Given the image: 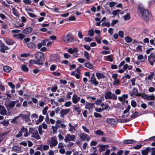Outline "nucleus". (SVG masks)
Wrapping results in <instances>:
<instances>
[{"instance_id":"obj_14","label":"nucleus","mask_w":155,"mask_h":155,"mask_svg":"<svg viewBox=\"0 0 155 155\" xmlns=\"http://www.w3.org/2000/svg\"><path fill=\"white\" fill-rule=\"evenodd\" d=\"M0 51L3 53L5 52L6 50L9 49L8 47L5 45L4 43L2 44L1 45H0Z\"/></svg>"},{"instance_id":"obj_52","label":"nucleus","mask_w":155,"mask_h":155,"mask_svg":"<svg viewBox=\"0 0 155 155\" xmlns=\"http://www.w3.org/2000/svg\"><path fill=\"white\" fill-rule=\"evenodd\" d=\"M23 2L26 5H30L31 4V0H23Z\"/></svg>"},{"instance_id":"obj_15","label":"nucleus","mask_w":155,"mask_h":155,"mask_svg":"<svg viewBox=\"0 0 155 155\" xmlns=\"http://www.w3.org/2000/svg\"><path fill=\"white\" fill-rule=\"evenodd\" d=\"M8 114V111L5 107L2 105H0V114L2 115H6Z\"/></svg>"},{"instance_id":"obj_57","label":"nucleus","mask_w":155,"mask_h":155,"mask_svg":"<svg viewBox=\"0 0 155 155\" xmlns=\"http://www.w3.org/2000/svg\"><path fill=\"white\" fill-rule=\"evenodd\" d=\"M8 85L12 89H14L15 88V85L12 82H8Z\"/></svg>"},{"instance_id":"obj_26","label":"nucleus","mask_w":155,"mask_h":155,"mask_svg":"<svg viewBox=\"0 0 155 155\" xmlns=\"http://www.w3.org/2000/svg\"><path fill=\"white\" fill-rule=\"evenodd\" d=\"M95 134L97 135H100L103 136L104 135V133L102 130H98L94 131Z\"/></svg>"},{"instance_id":"obj_27","label":"nucleus","mask_w":155,"mask_h":155,"mask_svg":"<svg viewBox=\"0 0 155 155\" xmlns=\"http://www.w3.org/2000/svg\"><path fill=\"white\" fill-rule=\"evenodd\" d=\"M96 75L97 78L99 80L101 78H105V76L104 75L100 73H97L96 74Z\"/></svg>"},{"instance_id":"obj_53","label":"nucleus","mask_w":155,"mask_h":155,"mask_svg":"<svg viewBox=\"0 0 155 155\" xmlns=\"http://www.w3.org/2000/svg\"><path fill=\"white\" fill-rule=\"evenodd\" d=\"M40 126L41 127V128L43 127L44 129H47L48 127L47 125L45 122H43L41 124V125Z\"/></svg>"},{"instance_id":"obj_62","label":"nucleus","mask_w":155,"mask_h":155,"mask_svg":"<svg viewBox=\"0 0 155 155\" xmlns=\"http://www.w3.org/2000/svg\"><path fill=\"white\" fill-rule=\"evenodd\" d=\"M97 144V142H96L95 141L93 140V141H92L91 142V143H90V145L91 146H95Z\"/></svg>"},{"instance_id":"obj_41","label":"nucleus","mask_w":155,"mask_h":155,"mask_svg":"<svg viewBox=\"0 0 155 155\" xmlns=\"http://www.w3.org/2000/svg\"><path fill=\"white\" fill-rule=\"evenodd\" d=\"M155 99V97L153 95H148L147 97V100H153Z\"/></svg>"},{"instance_id":"obj_8","label":"nucleus","mask_w":155,"mask_h":155,"mask_svg":"<svg viewBox=\"0 0 155 155\" xmlns=\"http://www.w3.org/2000/svg\"><path fill=\"white\" fill-rule=\"evenodd\" d=\"M36 58L38 61H43L44 60V55L43 53L41 52H38L35 54Z\"/></svg>"},{"instance_id":"obj_12","label":"nucleus","mask_w":155,"mask_h":155,"mask_svg":"<svg viewBox=\"0 0 155 155\" xmlns=\"http://www.w3.org/2000/svg\"><path fill=\"white\" fill-rule=\"evenodd\" d=\"M138 91V90L137 88L134 87L132 90L130 91L129 93L131 96H133L134 95H136L137 96H140L141 94L140 93H137L136 94L137 92Z\"/></svg>"},{"instance_id":"obj_32","label":"nucleus","mask_w":155,"mask_h":155,"mask_svg":"<svg viewBox=\"0 0 155 155\" xmlns=\"http://www.w3.org/2000/svg\"><path fill=\"white\" fill-rule=\"evenodd\" d=\"M21 150V149L20 147L17 146H14L12 148V151L13 150L17 152L20 151Z\"/></svg>"},{"instance_id":"obj_60","label":"nucleus","mask_w":155,"mask_h":155,"mask_svg":"<svg viewBox=\"0 0 155 155\" xmlns=\"http://www.w3.org/2000/svg\"><path fill=\"white\" fill-rule=\"evenodd\" d=\"M142 146V145L141 144H139L138 145H137L135 147H133V148L135 149H139L141 148Z\"/></svg>"},{"instance_id":"obj_43","label":"nucleus","mask_w":155,"mask_h":155,"mask_svg":"<svg viewBox=\"0 0 155 155\" xmlns=\"http://www.w3.org/2000/svg\"><path fill=\"white\" fill-rule=\"evenodd\" d=\"M41 146H42V149L45 151L47 150L49 148V147L48 145H41Z\"/></svg>"},{"instance_id":"obj_36","label":"nucleus","mask_w":155,"mask_h":155,"mask_svg":"<svg viewBox=\"0 0 155 155\" xmlns=\"http://www.w3.org/2000/svg\"><path fill=\"white\" fill-rule=\"evenodd\" d=\"M74 109L75 111H77L78 114H80L81 112V110L80 109L79 107H77L75 105L74 106Z\"/></svg>"},{"instance_id":"obj_19","label":"nucleus","mask_w":155,"mask_h":155,"mask_svg":"<svg viewBox=\"0 0 155 155\" xmlns=\"http://www.w3.org/2000/svg\"><path fill=\"white\" fill-rule=\"evenodd\" d=\"M13 36L16 39H20L21 40H22L25 37V36L23 34L21 33L13 35Z\"/></svg>"},{"instance_id":"obj_39","label":"nucleus","mask_w":155,"mask_h":155,"mask_svg":"<svg viewBox=\"0 0 155 155\" xmlns=\"http://www.w3.org/2000/svg\"><path fill=\"white\" fill-rule=\"evenodd\" d=\"M44 119V117L42 115H40L39 116V118L38 119V120L36 122V124H37L41 122Z\"/></svg>"},{"instance_id":"obj_10","label":"nucleus","mask_w":155,"mask_h":155,"mask_svg":"<svg viewBox=\"0 0 155 155\" xmlns=\"http://www.w3.org/2000/svg\"><path fill=\"white\" fill-rule=\"evenodd\" d=\"M70 108L66 109H62L60 111V117L62 118H64V115L68 114L70 111Z\"/></svg>"},{"instance_id":"obj_17","label":"nucleus","mask_w":155,"mask_h":155,"mask_svg":"<svg viewBox=\"0 0 155 155\" xmlns=\"http://www.w3.org/2000/svg\"><path fill=\"white\" fill-rule=\"evenodd\" d=\"M32 28L31 27H29L26 28L22 31L23 33L25 34H28L30 33L32 31Z\"/></svg>"},{"instance_id":"obj_49","label":"nucleus","mask_w":155,"mask_h":155,"mask_svg":"<svg viewBox=\"0 0 155 155\" xmlns=\"http://www.w3.org/2000/svg\"><path fill=\"white\" fill-rule=\"evenodd\" d=\"M94 115L95 117L96 118H101L103 117V116L101 114L96 112H94Z\"/></svg>"},{"instance_id":"obj_48","label":"nucleus","mask_w":155,"mask_h":155,"mask_svg":"<svg viewBox=\"0 0 155 155\" xmlns=\"http://www.w3.org/2000/svg\"><path fill=\"white\" fill-rule=\"evenodd\" d=\"M125 40L128 43L131 42L132 41V39L128 36H127L125 38Z\"/></svg>"},{"instance_id":"obj_21","label":"nucleus","mask_w":155,"mask_h":155,"mask_svg":"<svg viewBox=\"0 0 155 155\" xmlns=\"http://www.w3.org/2000/svg\"><path fill=\"white\" fill-rule=\"evenodd\" d=\"M94 106V104L93 103H86L85 108L87 109H92Z\"/></svg>"},{"instance_id":"obj_31","label":"nucleus","mask_w":155,"mask_h":155,"mask_svg":"<svg viewBox=\"0 0 155 155\" xmlns=\"http://www.w3.org/2000/svg\"><path fill=\"white\" fill-rule=\"evenodd\" d=\"M12 13L14 15L18 17H19V14L17 10L14 8H12Z\"/></svg>"},{"instance_id":"obj_11","label":"nucleus","mask_w":155,"mask_h":155,"mask_svg":"<svg viewBox=\"0 0 155 155\" xmlns=\"http://www.w3.org/2000/svg\"><path fill=\"white\" fill-rule=\"evenodd\" d=\"M27 113L26 115H22V118L26 122H28L31 121L30 118V113L28 111H26Z\"/></svg>"},{"instance_id":"obj_28","label":"nucleus","mask_w":155,"mask_h":155,"mask_svg":"<svg viewBox=\"0 0 155 155\" xmlns=\"http://www.w3.org/2000/svg\"><path fill=\"white\" fill-rule=\"evenodd\" d=\"M3 70L6 72H9L11 70V68L8 66H5L3 67Z\"/></svg>"},{"instance_id":"obj_63","label":"nucleus","mask_w":155,"mask_h":155,"mask_svg":"<svg viewBox=\"0 0 155 155\" xmlns=\"http://www.w3.org/2000/svg\"><path fill=\"white\" fill-rule=\"evenodd\" d=\"M107 58L111 62L113 61V57L111 55L108 56L107 57Z\"/></svg>"},{"instance_id":"obj_44","label":"nucleus","mask_w":155,"mask_h":155,"mask_svg":"<svg viewBox=\"0 0 155 155\" xmlns=\"http://www.w3.org/2000/svg\"><path fill=\"white\" fill-rule=\"evenodd\" d=\"M124 19L125 20H129L130 18V15L129 13H127L124 16Z\"/></svg>"},{"instance_id":"obj_34","label":"nucleus","mask_w":155,"mask_h":155,"mask_svg":"<svg viewBox=\"0 0 155 155\" xmlns=\"http://www.w3.org/2000/svg\"><path fill=\"white\" fill-rule=\"evenodd\" d=\"M138 115V113L137 111H135L134 114H133L130 116L129 119H130L131 120L136 118Z\"/></svg>"},{"instance_id":"obj_47","label":"nucleus","mask_w":155,"mask_h":155,"mask_svg":"<svg viewBox=\"0 0 155 155\" xmlns=\"http://www.w3.org/2000/svg\"><path fill=\"white\" fill-rule=\"evenodd\" d=\"M48 109V107L46 106L42 110V114L43 115H45L47 114V111Z\"/></svg>"},{"instance_id":"obj_58","label":"nucleus","mask_w":155,"mask_h":155,"mask_svg":"<svg viewBox=\"0 0 155 155\" xmlns=\"http://www.w3.org/2000/svg\"><path fill=\"white\" fill-rule=\"evenodd\" d=\"M82 128L84 131H85L86 133H89V130H88L85 126H82Z\"/></svg>"},{"instance_id":"obj_55","label":"nucleus","mask_w":155,"mask_h":155,"mask_svg":"<svg viewBox=\"0 0 155 155\" xmlns=\"http://www.w3.org/2000/svg\"><path fill=\"white\" fill-rule=\"evenodd\" d=\"M118 35L120 37L123 38L124 37V32L122 31H119Z\"/></svg>"},{"instance_id":"obj_13","label":"nucleus","mask_w":155,"mask_h":155,"mask_svg":"<svg viewBox=\"0 0 155 155\" xmlns=\"http://www.w3.org/2000/svg\"><path fill=\"white\" fill-rule=\"evenodd\" d=\"M107 122L113 126H115L117 123V121L114 119L108 118L107 120Z\"/></svg>"},{"instance_id":"obj_42","label":"nucleus","mask_w":155,"mask_h":155,"mask_svg":"<svg viewBox=\"0 0 155 155\" xmlns=\"http://www.w3.org/2000/svg\"><path fill=\"white\" fill-rule=\"evenodd\" d=\"M84 56L86 58L87 60H89L90 59V56L88 53L86 51H85L84 52Z\"/></svg>"},{"instance_id":"obj_45","label":"nucleus","mask_w":155,"mask_h":155,"mask_svg":"<svg viewBox=\"0 0 155 155\" xmlns=\"http://www.w3.org/2000/svg\"><path fill=\"white\" fill-rule=\"evenodd\" d=\"M130 120H131L130 119H120L118 121L120 122L121 123H125V122H127L128 121H129Z\"/></svg>"},{"instance_id":"obj_5","label":"nucleus","mask_w":155,"mask_h":155,"mask_svg":"<svg viewBox=\"0 0 155 155\" xmlns=\"http://www.w3.org/2000/svg\"><path fill=\"white\" fill-rule=\"evenodd\" d=\"M23 134L25 137L28 136V134L27 128L24 127L22 128L18 134L16 135L15 136L17 137H21Z\"/></svg>"},{"instance_id":"obj_1","label":"nucleus","mask_w":155,"mask_h":155,"mask_svg":"<svg viewBox=\"0 0 155 155\" xmlns=\"http://www.w3.org/2000/svg\"><path fill=\"white\" fill-rule=\"evenodd\" d=\"M138 11L139 12V15L142 16L145 21H148L149 16V12L146 9H144L143 6L141 4L139 5Z\"/></svg>"},{"instance_id":"obj_18","label":"nucleus","mask_w":155,"mask_h":155,"mask_svg":"<svg viewBox=\"0 0 155 155\" xmlns=\"http://www.w3.org/2000/svg\"><path fill=\"white\" fill-rule=\"evenodd\" d=\"M78 124H75L74 126L71 125V124L69 123L68 126L70 128L68 130L69 131H71L76 130L75 127H77L78 126Z\"/></svg>"},{"instance_id":"obj_29","label":"nucleus","mask_w":155,"mask_h":155,"mask_svg":"<svg viewBox=\"0 0 155 155\" xmlns=\"http://www.w3.org/2000/svg\"><path fill=\"white\" fill-rule=\"evenodd\" d=\"M18 101H11L8 104V107H13Z\"/></svg>"},{"instance_id":"obj_51","label":"nucleus","mask_w":155,"mask_h":155,"mask_svg":"<svg viewBox=\"0 0 155 155\" xmlns=\"http://www.w3.org/2000/svg\"><path fill=\"white\" fill-rule=\"evenodd\" d=\"M72 103L71 101H68L64 103V105L66 107H69L71 104Z\"/></svg>"},{"instance_id":"obj_46","label":"nucleus","mask_w":155,"mask_h":155,"mask_svg":"<svg viewBox=\"0 0 155 155\" xmlns=\"http://www.w3.org/2000/svg\"><path fill=\"white\" fill-rule=\"evenodd\" d=\"M102 102V100L100 99H97L95 101V103L97 105H100Z\"/></svg>"},{"instance_id":"obj_33","label":"nucleus","mask_w":155,"mask_h":155,"mask_svg":"<svg viewBox=\"0 0 155 155\" xmlns=\"http://www.w3.org/2000/svg\"><path fill=\"white\" fill-rule=\"evenodd\" d=\"M21 66L22 70L24 71L25 72H28V69L25 65L24 64H21Z\"/></svg>"},{"instance_id":"obj_4","label":"nucleus","mask_w":155,"mask_h":155,"mask_svg":"<svg viewBox=\"0 0 155 155\" xmlns=\"http://www.w3.org/2000/svg\"><path fill=\"white\" fill-rule=\"evenodd\" d=\"M104 97L106 99H111L116 100L117 99V96L115 94H112L110 91H107L105 93Z\"/></svg>"},{"instance_id":"obj_22","label":"nucleus","mask_w":155,"mask_h":155,"mask_svg":"<svg viewBox=\"0 0 155 155\" xmlns=\"http://www.w3.org/2000/svg\"><path fill=\"white\" fill-rule=\"evenodd\" d=\"M5 41L6 43L9 45H12L15 43L12 40L8 38H6L5 39Z\"/></svg>"},{"instance_id":"obj_24","label":"nucleus","mask_w":155,"mask_h":155,"mask_svg":"<svg viewBox=\"0 0 155 155\" xmlns=\"http://www.w3.org/2000/svg\"><path fill=\"white\" fill-rule=\"evenodd\" d=\"M136 141L133 140H124V144H131L133 143H135Z\"/></svg>"},{"instance_id":"obj_2","label":"nucleus","mask_w":155,"mask_h":155,"mask_svg":"<svg viewBox=\"0 0 155 155\" xmlns=\"http://www.w3.org/2000/svg\"><path fill=\"white\" fill-rule=\"evenodd\" d=\"M58 143L56 136L51 137L47 142V144L51 148L56 146Z\"/></svg>"},{"instance_id":"obj_3","label":"nucleus","mask_w":155,"mask_h":155,"mask_svg":"<svg viewBox=\"0 0 155 155\" xmlns=\"http://www.w3.org/2000/svg\"><path fill=\"white\" fill-rule=\"evenodd\" d=\"M61 39L62 41L66 43L72 42L74 40L73 36L69 34L63 35Z\"/></svg>"},{"instance_id":"obj_61","label":"nucleus","mask_w":155,"mask_h":155,"mask_svg":"<svg viewBox=\"0 0 155 155\" xmlns=\"http://www.w3.org/2000/svg\"><path fill=\"white\" fill-rule=\"evenodd\" d=\"M45 121L47 124L50 123V120L48 114H47L46 117L45 119Z\"/></svg>"},{"instance_id":"obj_64","label":"nucleus","mask_w":155,"mask_h":155,"mask_svg":"<svg viewBox=\"0 0 155 155\" xmlns=\"http://www.w3.org/2000/svg\"><path fill=\"white\" fill-rule=\"evenodd\" d=\"M152 153L151 155H155V147H152L151 149Z\"/></svg>"},{"instance_id":"obj_9","label":"nucleus","mask_w":155,"mask_h":155,"mask_svg":"<svg viewBox=\"0 0 155 155\" xmlns=\"http://www.w3.org/2000/svg\"><path fill=\"white\" fill-rule=\"evenodd\" d=\"M89 82H91L92 85H94L95 86H97L98 84V82L96 80L94 74H92Z\"/></svg>"},{"instance_id":"obj_38","label":"nucleus","mask_w":155,"mask_h":155,"mask_svg":"<svg viewBox=\"0 0 155 155\" xmlns=\"http://www.w3.org/2000/svg\"><path fill=\"white\" fill-rule=\"evenodd\" d=\"M88 34L89 36L90 37H92L94 34V31L93 29H91V30L88 31Z\"/></svg>"},{"instance_id":"obj_35","label":"nucleus","mask_w":155,"mask_h":155,"mask_svg":"<svg viewBox=\"0 0 155 155\" xmlns=\"http://www.w3.org/2000/svg\"><path fill=\"white\" fill-rule=\"evenodd\" d=\"M85 66L87 68H90V69H92L93 67V65L91 64L89 62H88L87 63L84 64Z\"/></svg>"},{"instance_id":"obj_59","label":"nucleus","mask_w":155,"mask_h":155,"mask_svg":"<svg viewBox=\"0 0 155 155\" xmlns=\"http://www.w3.org/2000/svg\"><path fill=\"white\" fill-rule=\"evenodd\" d=\"M27 13L28 15H29V16L31 18H36L37 17V16L36 15H35L32 13H29L28 12H27Z\"/></svg>"},{"instance_id":"obj_37","label":"nucleus","mask_w":155,"mask_h":155,"mask_svg":"<svg viewBox=\"0 0 155 155\" xmlns=\"http://www.w3.org/2000/svg\"><path fill=\"white\" fill-rule=\"evenodd\" d=\"M106 147H108L109 146L108 145H103V144L99 146V147L100 148V150L101 151H103L104 150H105L104 149L106 148Z\"/></svg>"},{"instance_id":"obj_40","label":"nucleus","mask_w":155,"mask_h":155,"mask_svg":"<svg viewBox=\"0 0 155 155\" xmlns=\"http://www.w3.org/2000/svg\"><path fill=\"white\" fill-rule=\"evenodd\" d=\"M0 124H2L3 125L6 126L9 124V121L8 120H4L2 122H1L0 123Z\"/></svg>"},{"instance_id":"obj_30","label":"nucleus","mask_w":155,"mask_h":155,"mask_svg":"<svg viewBox=\"0 0 155 155\" xmlns=\"http://www.w3.org/2000/svg\"><path fill=\"white\" fill-rule=\"evenodd\" d=\"M101 106L102 107V109L104 110H106L109 107V105L107 103H102L101 104Z\"/></svg>"},{"instance_id":"obj_23","label":"nucleus","mask_w":155,"mask_h":155,"mask_svg":"<svg viewBox=\"0 0 155 155\" xmlns=\"http://www.w3.org/2000/svg\"><path fill=\"white\" fill-rule=\"evenodd\" d=\"M27 45L28 47L29 48L34 49L36 48V46L33 43H29L27 44Z\"/></svg>"},{"instance_id":"obj_54","label":"nucleus","mask_w":155,"mask_h":155,"mask_svg":"<svg viewBox=\"0 0 155 155\" xmlns=\"http://www.w3.org/2000/svg\"><path fill=\"white\" fill-rule=\"evenodd\" d=\"M58 148L59 149H62L64 148V146L62 143H59L58 145Z\"/></svg>"},{"instance_id":"obj_56","label":"nucleus","mask_w":155,"mask_h":155,"mask_svg":"<svg viewBox=\"0 0 155 155\" xmlns=\"http://www.w3.org/2000/svg\"><path fill=\"white\" fill-rule=\"evenodd\" d=\"M137 103L135 101L132 100L131 101V105L134 107H135L136 106Z\"/></svg>"},{"instance_id":"obj_25","label":"nucleus","mask_w":155,"mask_h":155,"mask_svg":"<svg viewBox=\"0 0 155 155\" xmlns=\"http://www.w3.org/2000/svg\"><path fill=\"white\" fill-rule=\"evenodd\" d=\"M79 137L83 140H85L87 138V135L85 133H81L79 136Z\"/></svg>"},{"instance_id":"obj_7","label":"nucleus","mask_w":155,"mask_h":155,"mask_svg":"<svg viewBox=\"0 0 155 155\" xmlns=\"http://www.w3.org/2000/svg\"><path fill=\"white\" fill-rule=\"evenodd\" d=\"M75 139L76 136L75 135L67 134L64 139V140L67 143L68 141H74Z\"/></svg>"},{"instance_id":"obj_16","label":"nucleus","mask_w":155,"mask_h":155,"mask_svg":"<svg viewBox=\"0 0 155 155\" xmlns=\"http://www.w3.org/2000/svg\"><path fill=\"white\" fill-rule=\"evenodd\" d=\"M80 97L78 96L77 95L74 94L72 97V102L74 104H76L80 100Z\"/></svg>"},{"instance_id":"obj_50","label":"nucleus","mask_w":155,"mask_h":155,"mask_svg":"<svg viewBox=\"0 0 155 155\" xmlns=\"http://www.w3.org/2000/svg\"><path fill=\"white\" fill-rule=\"evenodd\" d=\"M154 73L153 72H151L150 74L148 76L147 78L149 80H151L153 78V76L154 75Z\"/></svg>"},{"instance_id":"obj_6","label":"nucleus","mask_w":155,"mask_h":155,"mask_svg":"<svg viewBox=\"0 0 155 155\" xmlns=\"http://www.w3.org/2000/svg\"><path fill=\"white\" fill-rule=\"evenodd\" d=\"M29 130L32 134V135L31 136L32 137H34L37 140H38L41 139L40 137L38 135L37 130L30 128Z\"/></svg>"},{"instance_id":"obj_20","label":"nucleus","mask_w":155,"mask_h":155,"mask_svg":"<svg viewBox=\"0 0 155 155\" xmlns=\"http://www.w3.org/2000/svg\"><path fill=\"white\" fill-rule=\"evenodd\" d=\"M148 61H155V54L153 53H151L148 57Z\"/></svg>"}]
</instances>
